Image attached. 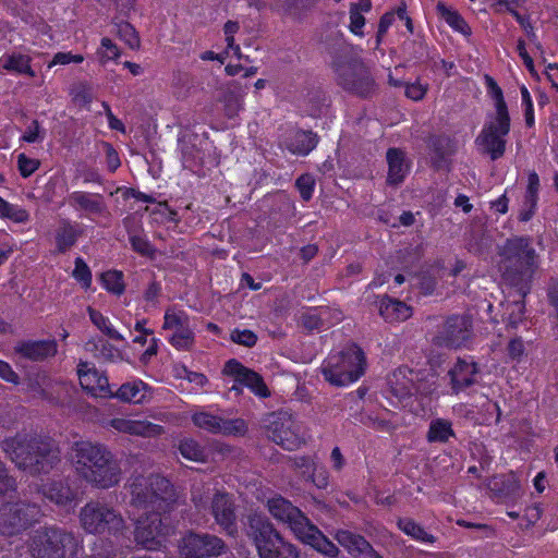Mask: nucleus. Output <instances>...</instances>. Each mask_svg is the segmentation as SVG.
<instances>
[{
    "instance_id": "obj_1",
    "label": "nucleus",
    "mask_w": 558,
    "mask_h": 558,
    "mask_svg": "<svg viewBox=\"0 0 558 558\" xmlns=\"http://www.w3.org/2000/svg\"><path fill=\"white\" fill-rule=\"evenodd\" d=\"M70 454L76 474L92 487L109 489L121 482V463L107 446L78 440L73 442Z\"/></svg>"
},
{
    "instance_id": "obj_2",
    "label": "nucleus",
    "mask_w": 558,
    "mask_h": 558,
    "mask_svg": "<svg viewBox=\"0 0 558 558\" xmlns=\"http://www.w3.org/2000/svg\"><path fill=\"white\" fill-rule=\"evenodd\" d=\"M1 447L20 470L32 475L49 473L61 460L58 444L46 436L17 434L3 439Z\"/></svg>"
},
{
    "instance_id": "obj_3",
    "label": "nucleus",
    "mask_w": 558,
    "mask_h": 558,
    "mask_svg": "<svg viewBox=\"0 0 558 558\" xmlns=\"http://www.w3.org/2000/svg\"><path fill=\"white\" fill-rule=\"evenodd\" d=\"M267 508L270 514L287 525L300 542L328 558L339 556L338 546L325 536L290 500L281 496L274 497L267 501Z\"/></svg>"
},
{
    "instance_id": "obj_4",
    "label": "nucleus",
    "mask_w": 558,
    "mask_h": 558,
    "mask_svg": "<svg viewBox=\"0 0 558 558\" xmlns=\"http://www.w3.org/2000/svg\"><path fill=\"white\" fill-rule=\"evenodd\" d=\"M125 488L130 506L137 511H170L178 498L170 481L159 474L134 475Z\"/></svg>"
},
{
    "instance_id": "obj_5",
    "label": "nucleus",
    "mask_w": 558,
    "mask_h": 558,
    "mask_svg": "<svg viewBox=\"0 0 558 558\" xmlns=\"http://www.w3.org/2000/svg\"><path fill=\"white\" fill-rule=\"evenodd\" d=\"M332 69L336 81L344 90L361 97L371 96L375 89V81L354 49L344 44L333 51Z\"/></svg>"
},
{
    "instance_id": "obj_6",
    "label": "nucleus",
    "mask_w": 558,
    "mask_h": 558,
    "mask_svg": "<svg viewBox=\"0 0 558 558\" xmlns=\"http://www.w3.org/2000/svg\"><path fill=\"white\" fill-rule=\"evenodd\" d=\"M499 270L505 280L519 284L537 268L538 255L527 236H512L498 250Z\"/></svg>"
},
{
    "instance_id": "obj_7",
    "label": "nucleus",
    "mask_w": 558,
    "mask_h": 558,
    "mask_svg": "<svg viewBox=\"0 0 558 558\" xmlns=\"http://www.w3.org/2000/svg\"><path fill=\"white\" fill-rule=\"evenodd\" d=\"M192 501L199 512L208 510L228 535L238 534L235 505L231 495L220 490L211 494L205 485H196L192 489Z\"/></svg>"
},
{
    "instance_id": "obj_8",
    "label": "nucleus",
    "mask_w": 558,
    "mask_h": 558,
    "mask_svg": "<svg viewBox=\"0 0 558 558\" xmlns=\"http://www.w3.org/2000/svg\"><path fill=\"white\" fill-rule=\"evenodd\" d=\"M366 365L364 352L356 344L330 355L322 366L324 378L333 386L342 387L357 380Z\"/></svg>"
},
{
    "instance_id": "obj_9",
    "label": "nucleus",
    "mask_w": 558,
    "mask_h": 558,
    "mask_svg": "<svg viewBox=\"0 0 558 558\" xmlns=\"http://www.w3.org/2000/svg\"><path fill=\"white\" fill-rule=\"evenodd\" d=\"M81 526L90 534L123 536L129 526L122 514L113 507L99 502H87L80 511Z\"/></svg>"
},
{
    "instance_id": "obj_10",
    "label": "nucleus",
    "mask_w": 558,
    "mask_h": 558,
    "mask_svg": "<svg viewBox=\"0 0 558 558\" xmlns=\"http://www.w3.org/2000/svg\"><path fill=\"white\" fill-rule=\"evenodd\" d=\"M78 541L72 532L58 526H46L35 532L31 551L35 558H73Z\"/></svg>"
},
{
    "instance_id": "obj_11",
    "label": "nucleus",
    "mask_w": 558,
    "mask_h": 558,
    "mask_svg": "<svg viewBox=\"0 0 558 558\" xmlns=\"http://www.w3.org/2000/svg\"><path fill=\"white\" fill-rule=\"evenodd\" d=\"M41 517L36 504L19 500L0 506V532L3 535H19L36 524Z\"/></svg>"
},
{
    "instance_id": "obj_12",
    "label": "nucleus",
    "mask_w": 558,
    "mask_h": 558,
    "mask_svg": "<svg viewBox=\"0 0 558 558\" xmlns=\"http://www.w3.org/2000/svg\"><path fill=\"white\" fill-rule=\"evenodd\" d=\"M265 427L267 437L287 450H294L304 442L301 424L288 412L268 414Z\"/></svg>"
},
{
    "instance_id": "obj_13",
    "label": "nucleus",
    "mask_w": 558,
    "mask_h": 558,
    "mask_svg": "<svg viewBox=\"0 0 558 558\" xmlns=\"http://www.w3.org/2000/svg\"><path fill=\"white\" fill-rule=\"evenodd\" d=\"M510 131V117L508 112H496L483 126L476 138V144L484 154L497 160L506 151V136Z\"/></svg>"
},
{
    "instance_id": "obj_14",
    "label": "nucleus",
    "mask_w": 558,
    "mask_h": 558,
    "mask_svg": "<svg viewBox=\"0 0 558 558\" xmlns=\"http://www.w3.org/2000/svg\"><path fill=\"white\" fill-rule=\"evenodd\" d=\"M135 521L134 537L137 544L153 550L161 546L165 536L169 533V525L165 523L163 514L168 511H141Z\"/></svg>"
},
{
    "instance_id": "obj_15",
    "label": "nucleus",
    "mask_w": 558,
    "mask_h": 558,
    "mask_svg": "<svg viewBox=\"0 0 558 558\" xmlns=\"http://www.w3.org/2000/svg\"><path fill=\"white\" fill-rule=\"evenodd\" d=\"M472 337V322L465 315H452L439 327L434 343L439 347L458 349Z\"/></svg>"
},
{
    "instance_id": "obj_16",
    "label": "nucleus",
    "mask_w": 558,
    "mask_h": 558,
    "mask_svg": "<svg viewBox=\"0 0 558 558\" xmlns=\"http://www.w3.org/2000/svg\"><path fill=\"white\" fill-rule=\"evenodd\" d=\"M226 550L225 542L216 535L190 533L182 538L180 554L183 558L219 556Z\"/></svg>"
},
{
    "instance_id": "obj_17",
    "label": "nucleus",
    "mask_w": 558,
    "mask_h": 558,
    "mask_svg": "<svg viewBox=\"0 0 558 558\" xmlns=\"http://www.w3.org/2000/svg\"><path fill=\"white\" fill-rule=\"evenodd\" d=\"M192 422L198 428L211 434L225 436H244L247 425L242 418L226 420L208 412H196L192 415Z\"/></svg>"
},
{
    "instance_id": "obj_18",
    "label": "nucleus",
    "mask_w": 558,
    "mask_h": 558,
    "mask_svg": "<svg viewBox=\"0 0 558 558\" xmlns=\"http://www.w3.org/2000/svg\"><path fill=\"white\" fill-rule=\"evenodd\" d=\"M245 534L254 542L258 554L272 545L280 536L269 520L262 514L252 513L247 517Z\"/></svg>"
},
{
    "instance_id": "obj_19",
    "label": "nucleus",
    "mask_w": 558,
    "mask_h": 558,
    "mask_svg": "<svg viewBox=\"0 0 558 558\" xmlns=\"http://www.w3.org/2000/svg\"><path fill=\"white\" fill-rule=\"evenodd\" d=\"M163 329L172 330L170 342L180 350H187L194 341V333L189 324V317L183 312L165 314Z\"/></svg>"
},
{
    "instance_id": "obj_20",
    "label": "nucleus",
    "mask_w": 558,
    "mask_h": 558,
    "mask_svg": "<svg viewBox=\"0 0 558 558\" xmlns=\"http://www.w3.org/2000/svg\"><path fill=\"white\" fill-rule=\"evenodd\" d=\"M223 374L232 376L236 383L248 387L258 397L266 398L270 395L262 376L246 368L236 360H230L226 363Z\"/></svg>"
},
{
    "instance_id": "obj_21",
    "label": "nucleus",
    "mask_w": 558,
    "mask_h": 558,
    "mask_svg": "<svg viewBox=\"0 0 558 558\" xmlns=\"http://www.w3.org/2000/svg\"><path fill=\"white\" fill-rule=\"evenodd\" d=\"M107 425L119 433L141 437H157L165 433V429L161 425L151 423L147 420L114 417L111 418Z\"/></svg>"
},
{
    "instance_id": "obj_22",
    "label": "nucleus",
    "mask_w": 558,
    "mask_h": 558,
    "mask_svg": "<svg viewBox=\"0 0 558 558\" xmlns=\"http://www.w3.org/2000/svg\"><path fill=\"white\" fill-rule=\"evenodd\" d=\"M68 202L71 207L86 216L105 217L109 214L101 194L75 191L69 195Z\"/></svg>"
},
{
    "instance_id": "obj_23",
    "label": "nucleus",
    "mask_w": 558,
    "mask_h": 558,
    "mask_svg": "<svg viewBox=\"0 0 558 558\" xmlns=\"http://www.w3.org/2000/svg\"><path fill=\"white\" fill-rule=\"evenodd\" d=\"M15 352L27 360L39 362L54 356L58 343L54 339L21 341L15 345Z\"/></svg>"
},
{
    "instance_id": "obj_24",
    "label": "nucleus",
    "mask_w": 558,
    "mask_h": 558,
    "mask_svg": "<svg viewBox=\"0 0 558 558\" xmlns=\"http://www.w3.org/2000/svg\"><path fill=\"white\" fill-rule=\"evenodd\" d=\"M478 375L477 365L473 361L459 359L454 366L449 371L452 390L459 391L474 385Z\"/></svg>"
},
{
    "instance_id": "obj_25",
    "label": "nucleus",
    "mask_w": 558,
    "mask_h": 558,
    "mask_svg": "<svg viewBox=\"0 0 558 558\" xmlns=\"http://www.w3.org/2000/svg\"><path fill=\"white\" fill-rule=\"evenodd\" d=\"M77 375L83 389L93 395L109 392L108 378L102 376L94 366L87 362L77 365Z\"/></svg>"
},
{
    "instance_id": "obj_26",
    "label": "nucleus",
    "mask_w": 558,
    "mask_h": 558,
    "mask_svg": "<svg viewBox=\"0 0 558 558\" xmlns=\"http://www.w3.org/2000/svg\"><path fill=\"white\" fill-rule=\"evenodd\" d=\"M386 158L388 162L387 183L397 186L404 181L410 170L405 153L399 148H389Z\"/></svg>"
},
{
    "instance_id": "obj_27",
    "label": "nucleus",
    "mask_w": 558,
    "mask_h": 558,
    "mask_svg": "<svg viewBox=\"0 0 558 558\" xmlns=\"http://www.w3.org/2000/svg\"><path fill=\"white\" fill-rule=\"evenodd\" d=\"M379 314L390 323L403 322L412 316V308L404 302L384 296L380 300Z\"/></svg>"
},
{
    "instance_id": "obj_28",
    "label": "nucleus",
    "mask_w": 558,
    "mask_h": 558,
    "mask_svg": "<svg viewBox=\"0 0 558 558\" xmlns=\"http://www.w3.org/2000/svg\"><path fill=\"white\" fill-rule=\"evenodd\" d=\"M243 96L244 88L240 83L233 81L227 85L220 101L228 118H234L243 109Z\"/></svg>"
},
{
    "instance_id": "obj_29",
    "label": "nucleus",
    "mask_w": 558,
    "mask_h": 558,
    "mask_svg": "<svg viewBox=\"0 0 558 558\" xmlns=\"http://www.w3.org/2000/svg\"><path fill=\"white\" fill-rule=\"evenodd\" d=\"M487 486L492 492L505 497L517 496L520 492V481L512 472L492 477Z\"/></svg>"
},
{
    "instance_id": "obj_30",
    "label": "nucleus",
    "mask_w": 558,
    "mask_h": 558,
    "mask_svg": "<svg viewBox=\"0 0 558 558\" xmlns=\"http://www.w3.org/2000/svg\"><path fill=\"white\" fill-rule=\"evenodd\" d=\"M114 396L121 401L134 404L143 403L150 397L147 385L141 380L123 384Z\"/></svg>"
},
{
    "instance_id": "obj_31",
    "label": "nucleus",
    "mask_w": 558,
    "mask_h": 558,
    "mask_svg": "<svg viewBox=\"0 0 558 558\" xmlns=\"http://www.w3.org/2000/svg\"><path fill=\"white\" fill-rule=\"evenodd\" d=\"M43 495L52 502L65 506L73 501L74 492L62 481H52L43 486Z\"/></svg>"
},
{
    "instance_id": "obj_32",
    "label": "nucleus",
    "mask_w": 558,
    "mask_h": 558,
    "mask_svg": "<svg viewBox=\"0 0 558 558\" xmlns=\"http://www.w3.org/2000/svg\"><path fill=\"white\" fill-rule=\"evenodd\" d=\"M493 245L492 236L482 226L472 227L468 239L466 248L475 255L487 253Z\"/></svg>"
},
{
    "instance_id": "obj_33",
    "label": "nucleus",
    "mask_w": 558,
    "mask_h": 558,
    "mask_svg": "<svg viewBox=\"0 0 558 558\" xmlns=\"http://www.w3.org/2000/svg\"><path fill=\"white\" fill-rule=\"evenodd\" d=\"M0 66L3 70L25 74L29 77L35 76V72L31 68V58L22 53L4 54L0 58Z\"/></svg>"
},
{
    "instance_id": "obj_34",
    "label": "nucleus",
    "mask_w": 558,
    "mask_h": 558,
    "mask_svg": "<svg viewBox=\"0 0 558 558\" xmlns=\"http://www.w3.org/2000/svg\"><path fill=\"white\" fill-rule=\"evenodd\" d=\"M317 145V135L311 131H298L291 142L288 144V149L295 155H307Z\"/></svg>"
},
{
    "instance_id": "obj_35",
    "label": "nucleus",
    "mask_w": 558,
    "mask_h": 558,
    "mask_svg": "<svg viewBox=\"0 0 558 558\" xmlns=\"http://www.w3.org/2000/svg\"><path fill=\"white\" fill-rule=\"evenodd\" d=\"M85 347L96 359L104 362H117L122 359V354L117 348L101 339L90 340Z\"/></svg>"
},
{
    "instance_id": "obj_36",
    "label": "nucleus",
    "mask_w": 558,
    "mask_h": 558,
    "mask_svg": "<svg viewBox=\"0 0 558 558\" xmlns=\"http://www.w3.org/2000/svg\"><path fill=\"white\" fill-rule=\"evenodd\" d=\"M335 539L344 547L350 555H361L367 544L365 537L348 530H337Z\"/></svg>"
},
{
    "instance_id": "obj_37",
    "label": "nucleus",
    "mask_w": 558,
    "mask_h": 558,
    "mask_svg": "<svg viewBox=\"0 0 558 558\" xmlns=\"http://www.w3.org/2000/svg\"><path fill=\"white\" fill-rule=\"evenodd\" d=\"M398 527L408 536L412 537L417 542L423 543H435L436 537L429 533H427L423 526L416 523L414 520L410 518H400L397 522Z\"/></svg>"
},
{
    "instance_id": "obj_38",
    "label": "nucleus",
    "mask_w": 558,
    "mask_h": 558,
    "mask_svg": "<svg viewBox=\"0 0 558 558\" xmlns=\"http://www.w3.org/2000/svg\"><path fill=\"white\" fill-rule=\"evenodd\" d=\"M260 558H299L296 548L279 536L272 545L258 554Z\"/></svg>"
},
{
    "instance_id": "obj_39",
    "label": "nucleus",
    "mask_w": 558,
    "mask_h": 558,
    "mask_svg": "<svg viewBox=\"0 0 558 558\" xmlns=\"http://www.w3.org/2000/svg\"><path fill=\"white\" fill-rule=\"evenodd\" d=\"M453 436L451 423L444 418H436L430 422L426 438L429 442H446Z\"/></svg>"
},
{
    "instance_id": "obj_40",
    "label": "nucleus",
    "mask_w": 558,
    "mask_h": 558,
    "mask_svg": "<svg viewBox=\"0 0 558 558\" xmlns=\"http://www.w3.org/2000/svg\"><path fill=\"white\" fill-rule=\"evenodd\" d=\"M179 451L183 458L193 462H205L207 460V452L203 446L192 438H186L180 441Z\"/></svg>"
},
{
    "instance_id": "obj_41",
    "label": "nucleus",
    "mask_w": 558,
    "mask_h": 558,
    "mask_svg": "<svg viewBox=\"0 0 558 558\" xmlns=\"http://www.w3.org/2000/svg\"><path fill=\"white\" fill-rule=\"evenodd\" d=\"M78 234V231L70 222H63L56 235L58 251L61 253L66 252L74 245Z\"/></svg>"
},
{
    "instance_id": "obj_42",
    "label": "nucleus",
    "mask_w": 558,
    "mask_h": 558,
    "mask_svg": "<svg viewBox=\"0 0 558 558\" xmlns=\"http://www.w3.org/2000/svg\"><path fill=\"white\" fill-rule=\"evenodd\" d=\"M438 12L441 17L457 32L468 36L471 34V28L468 23L462 19V16L457 12L445 4L439 3L437 5Z\"/></svg>"
},
{
    "instance_id": "obj_43",
    "label": "nucleus",
    "mask_w": 558,
    "mask_h": 558,
    "mask_svg": "<svg viewBox=\"0 0 558 558\" xmlns=\"http://www.w3.org/2000/svg\"><path fill=\"white\" fill-rule=\"evenodd\" d=\"M87 312L92 323L110 339L117 341H122L124 339L120 332L112 328L108 318L105 317L100 312L94 310L93 307H88Z\"/></svg>"
},
{
    "instance_id": "obj_44",
    "label": "nucleus",
    "mask_w": 558,
    "mask_h": 558,
    "mask_svg": "<svg viewBox=\"0 0 558 558\" xmlns=\"http://www.w3.org/2000/svg\"><path fill=\"white\" fill-rule=\"evenodd\" d=\"M120 54V48L108 37L101 39L100 46L96 51L97 59L101 65H106L109 61L118 60Z\"/></svg>"
},
{
    "instance_id": "obj_45",
    "label": "nucleus",
    "mask_w": 558,
    "mask_h": 558,
    "mask_svg": "<svg viewBox=\"0 0 558 558\" xmlns=\"http://www.w3.org/2000/svg\"><path fill=\"white\" fill-rule=\"evenodd\" d=\"M117 34L131 49H138L141 40L138 33L129 22H120L117 24Z\"/></svg>"
},
{
    "instance_id": "obj_46",
    "label": "nucleus",
    "mask_w": 558,
    "mask_h": 558,
    "mask_svg": "<svg viewBox=\"0 0 558 558\" xmlns=\"http://www.w3.org/2000/svg\"><path fill=\"white\" fill-rule=\"evenodd\" d=\"M101 280L109 292L118 295L123 293L124 284L122 280V272L117 270L107 271L101 275Z\"/></svg>"
},
{
    "instance_id": "obj_47",
    "label": "nucleus",
    "mask_w": 558,
    "mask_h": 558,
    "mask_svg": "<svg viewBox=\"0 0 558 558\" xmlns=\"http://www.w3.org/2000/svg\"><path fill=\"white\" fill-rule=\"evenodd\" d=\"M329 315L330 313L327 310L320 311L319 313L304 314L301 317L302 325L307 330L319 329L325 326V322Z\"/></svg>"
},
{
    "instance_id": "obj_48",
    "label": "nucleus",
    "mask_w": 558,
    "mask_h": 558,
    "mask_svg": "<svg viewBox=\"0 0 558 558\" xmlns=\"http://www.w3.org/2000/svg\"><path fill=\"white\" fill-rule=\"evenodd\" d=\"M293 466L301 472V474L307 478L313 477L317 471V465L314 460L310 457H295L292 460Z\"/></svg>"
},
{
    "instance_id": "obj_49",
    "label": "nucleus",
    "mask_w": 558,
    "mask_h": 558,
    "mask_svg": "<svg viewBox=\"0 0 558 558\" xmlns=\"http://www.w3.org/2000/svg\"><path fill=\"white\" fill-rule=\"evenodd\" d=\"M314 185L315 180L310 174L301 175L295 182V186L298 187L302 199L305 202H308L312 198Z\"/></svg>"
},
{
    "instance_id": "obj_50",
    "label": "nucleus",
    "mask_w": 558,
    "mask_h": 558,
    "mask_svg": "<svg viewBox=\"0 0 558 558\" xmlns=\"http://www.w3.org/2000/svg\"><path fill=\"white\" fill-rule=\"evenodd\" d=\"M486 83L490 89L492 96L495 99L496 112H508L507 105L505 102L502 90L497 83L488 75H486Z\"/></svg>"
},
{
    "instance_id": "obj_51",
    "label": "nucleus",
    "mask_w": 558,
    "mask_h": 558,
    "mask_svg": "<svg viewBox=\"0 0 558 558\" xmlns=\"http://www.w3.org/2000/svg\"><path fill=\"white\" fill-rule=\"evenodd\" d=\"M230 339L238 344L252 348L257 341V336L248 329H235L231 332Z\"/></svg>"
},
{
    "instance_id": "obj_52",
    "label": "nucleus",
    "mask_w": 558,
    "mask_h": 558,
    "mask_svg": "<svg viewBox=\"0 0 558 558\" xmlns=\"http://www.w3.org/2000/svg\"><path fill=\"white\" fill-rule=\"evenodd\" d=\"M73 276L76 280L81 281L85 288H89L92 283V272L86 263L80 257L75 259Z\"/></svg>"
},
{
    "instance_id": "obj_53",
    "label": "nucleus",
    "mask_w": 558,
    "mask_h": 558,
    "mask_svg": "<svg viewBox=\"0 0 558 558\" xmlns=\"http://www.w3.org/2000/svg\"><path fill=\"white\" fill-rule=\"evenodd\" d=\"M45 132L41 130L40 124L37 120H33L25 130L22 141L26 143H38L44 140Z\"/></svg>"
},
{
    "instance_id": "obj_54",
    "label": "nucleus",
    "mask_w": 558,
    "mask_h": 558,
    "mask_svg": "<svg viewBox=\"0 0 558 558\" xmlns=\"http://www.w3.org/2000/svg\"><path fill=\"white\" fill-rule=\"evenodd\" d=\"M17 165L21 175L27 178L38 169L40 163L37 159H32L26 157L25 154H20L17 156Z\"/></svg>"
},
{
    "instance_id": "obj_55",
    "label": "nucleus",
    "mask_w": 558,
    "mask_h": 558,
    "mask_svg": "<svg viewBox=\"0 0 558 558\" xmlns=\"http://www.w3.org/2000/svg\"><path fill=\"white\" fill-rule=\"evenodd\" d=\"M130 243L133 250L141 255L150 256L154 253V248L147 239L141 235H131Z\"/></svg>"
},
{
    "instance_id": "obj_56",
    "label": "nucleus",
    "mask_w": 558,
    "mask_h": 558,
    "mask_svg": "<svg viewBox=\"0 0 558 558\" xmlns=\"http://www.w3.org/2000/svg\"><path fill=\"white\" fill-rule=\"evenodd\" d=\"M539 187V179L535 172H531L529 174V184L526 190V203H530L532 207L536 206L537 203V192Z\"/></svg>"
},
{
    "instance_id": "obj_57",
    "label": "nucleus",
    "mask_w": 558,
    "mask_h": 558,
    "mask_svg": "<svg viewBox=\"0 0 558 558\" xmlns=\"http://www.w3.org/2000/svg\"><path fill=\"white\" fill-rule=\"evenodd\" d=\"M365 24V17L359 12V7L350 8V29L355 35H362V28Z\"/></svg>"
},
{
    "instance_id": "obj_58",
    "label": "nucleus",
    "mask_w": 558,
    "mask_h": 558,
    "mask_svg": "<svg viewBox=\"0 0 558 558\" xmlns=\"http://www.w3.org/2000/svg\"><path fill=\"white\" fill-rule=\"evenodd\" d=\"M84 57L82 54H72L71 52H58L54 54L52 61L48 64L49 68L56 64H69L71 62L81 63Z\"/></svg>"
},
{
    "instance_id": "obj_59",
    "label": "nucleus",
    "mask_w": 558,
    "mask_h": 558,
    "mask_svg": "<svg viewBox=\"0 0 558 558\" xmlns=\"http://www.w3.org/2000/svg\"><path fill=\"white\" fill-rule=\"evenodd\" d=\"M104 149L106 154V162L108 170L114 172L121 165L119 155L113 146L109 143H104Z\"/></svg>"
},
{
    "instance_id": "obj_60",
    "label": "nucleus",
    "mask_w": 558,
    "mask_h": 558,
    "mask_svg": "<svg viewBox=\"0 0 558 558\" xmlns=\"http://www.w3.org/2000/svg\"><path fill=\"white\" fill-rule=\"evenodd\" d=\"M298 2L299 0H270L269 9L295 14Z\"/></svg>"
},
{
    "instance_id": "obj_61",
    "label": "nucleus",
    "mask_w": 558,
    "mask_h": 558,
    "mask_svg": "<svg viewBox=\"0 0 558 558\" xmlns=\"http://www.w3.org/2000/svg\"><path fill=\"white\" fill-rule=\"evenodd\" d=\"M427 92V86L416 82L405 85V96L412 100H421Z\"/></svg>"
},
{
    "instance_id": "obj_62",
    "label": "nucleus",
    "mask_w": 558,
    "mask_h": 558,
    "mask_svg": "<svg viewBox=\"0 0 558 558\" xmlns=\"http://www.w3.org/2000/svg\"><path fill=\"white\" fill-rule=\"evenodd\" d=\"M393 21L395 12H387L381 16L378 24V32L376 37L377 45L380 44L383 36L386 34L387 29L389 28Z\"/></svg>"
},
{
    "instance_id": "obj_63",
    "label": "nucleus",
    "mask_w": 558,
    "mask_h": 558,
    "mask_svg": "<svg viewBox=\"0 0 558 558\" xmlns=\"http://www.w3.org/2000/svg\"><path fill=\"white\" fill-rule=\"evenodd\" d=\"M507 352L512 360L520 359L524 353L523 341L519 338L510 340L507 347Z\"/></svg>"
},
{
    "instance_id": "obj_64",
    "label": "nucleus",
    "mask_w": 558,
    "mask_h": 558,
    "mask_svg": "<svg viewBox=\"0 0 558 558\" xmlns=\"http://www.w3.org/2000/svg\"><path fill=\"white\" fill-rule=\"evenodd\" d=\"M28 217L29 215L25 209L11 204L4 218H9L14 222H25L28 220Z\"/></svg>"
}]
</instances>
